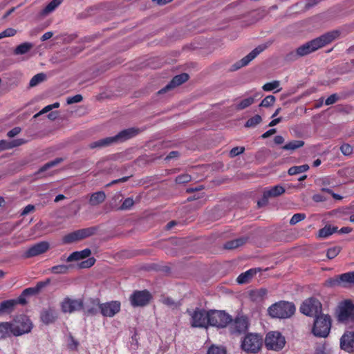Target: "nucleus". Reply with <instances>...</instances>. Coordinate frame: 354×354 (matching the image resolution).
Masks as SVG:
<instances>
[{"instance_id":"bf43d9fd","label":"nucleus","mask_w":354,"mask_h":354,"mask_svg":"<svg viewBox=\"0 0 354 354\" xmlns=\"http://www.w3.org/2000/svg\"><path fill=\"white\" fill-rule=\"evenodd\" d=\"M162 303L171 308H176L178 306V304L175 302L171 298L169 297L163 299Z\"/></svg>"},{"instance_id":"09e8293b","label":"nucleus","mask_w":354,"mask_h":354,"mask_svg":"<svg viewBox=\"0 0 354 354\" xmlns=\"http://www.w3.org/2000/svg\"><path fill=\"white\" fill-rule=\"evenodd\" d=\"M340 252L339 247H333L327 250L326 256L328 259L335 258Z\"/></svg>"},{"instance_id":"ea45409f","label":"nucleus","mask_w":354,"mask_h":354,"mask_svg":"<svg viewBox=\"0 0 354 354\" xmlns=\"http://www.w3.org/2000/svg\"><path fill=\"white\" fill-rule=\"evenodd\" d=\"M21 142L19 140H15L12 142H8L6 140H0V150H4L7 149H11L14 147L20 145Z\"/></svg>"},{"instance_id":"b1692460","label":"nucleus","mask_w":354,"mask_h":354,"mask_svg":"<svg viewBox=\"0 0 354 354\" xmlns=\"http://www.w3.org/2000/svg\"><path fill=\"white\" fill-rule=\"evenodd\" d=\"M105 198L106 194L104 192H97L91 195L89 203L92 206H96L103 203Z\"/></svg>"},{"instance_id":"0e129e2a","label":"nucleus","mask_w":354,"mask_h":354,"mask_svg":"<svg viewBox=\"0 0 354 354\" xmlns=\"http://www.w3.org/2000/svg\"><path fill=\"white\" fill-rule=\"evenodd\" d=\"M78 346V342L73 337H69V341H68V347L73 350V349H75Z\"/></svg>"},{"instance_id":"a19ab883","label":"nucleus","mask_w":354,"mask_h":354,"mask_svg":"<svg viewBox=\"0 0 354 354\" xmlns=\"http://www.w3.org/2000/svg\"><path fill=\"white\" fill-rule=\"evenodd\" d=\"M63 159L62 158H57L50 162H47L45 164L43 167H41L39 170V173H42L48 170V169L55 167L59 164L61 162H62Z\"/></svg>"},{"instance_id":"6e6552de","label":"nucleus","mask_w":354,"mask_h":354,"mask_svg":"<svg viewBox=\"0 0 354 354\" xmlns=\"http://www.w3.org/2000/svg\"><path fill=\"white\" fill-rule=\"evenodd\" d=\"M232 322L230 315L222 310L209 311V324L218 328H224Z\"/></svg>"},{"instance_id":"2f4dec72","label":"nucleus","mask_w":354,"mask_h":354,"mask_svg":"<svg viewBox=\"0 0 354 354\" xmlns=\"http://www.w3.org/2000/svg\"><path fill=\"white\" fill-rule=\"evenodd\" d=\"M32 46L33 45L31 43L24 42L17 46L15 49L14 53L15 55H24L28 53L32 48Z\"/></svg>"},{"instance_id":"5fc2aeb1","label":"nucleus","mask_w":354,"mask_h":354,"mask_svg":"<svg viewBox=\"0 0 354 354\" xmlns=\"http://www.w3.org/2000/svg\"><path fill=\"white\" fill-rule=\"evenodd\" d=\"M245 148L243 147H236L232 148L230 151V157L233 158L244 152Z\"/></svg>"},{"instance_id":"1a4fd4ad","label":"nucleus","mask_w":354,"mask_h":354,"mask_svg":"<svg viewBox=\"0 0 354 354\" xmlns=\"http://www.w3.org/2000/svg\"><path fill=\"white\" fill-rule=\"evenodd\" d=\"M338 320L342 322H354V305L350 301H344L339 304L337 309Z\"/></svg>"},{"instance_id":"5701e85b","label":"nucleus","mask_w":354,"mask_h":354,"mask_svg":"<svg viewBox=\"0 0 354 354\" xmlns=\"http://www.w3.org/2000/svg\"><path fill=\"white\" fill-rule=\"evenodd\" d=\"M91 254V250L86 248L82 251L74 252L71 254L66 259L68 262L77 261L88 257Z\"/></svg>"},{"instance_id":"3c124183","label":"nucleus","mask_w":354,"mask_h":354,"mask_svg":"<svg viewBox=\"0 0 354 354\" xmlns=\"http://www.w3.org/2000/svg\"><path fill=\"white\" fill-rule=\"evenodd\" d=\"M16 33H17V30L15 29L12 28H8L4 30L3 31H2L1 32H0V39H3L4 37H12V36L15 35Z\"/></svg>"},{"instance_id":"c9c22d12","label":"nucleus","mask_w":354,"mask_h":354,"mask_svg":"<svg viewBox=\"0 0 354 354\" xmlns=\"http://www.w3.org/2000/svg\"><path fill=\"white\" fill-rule=\"evenodd\" d=\"M337 227L326 225L319 231V236L321 238H326L333 234L337 230Z\"/></svg>"},{"instance_id":"393cba45","label":"nucleus","mask_w":354,"mask_h":354,"mask_svg":"<svg viewBox=\"0 0 354 354\" xmlns=\"http://www.w3.org/2000/svg\"><path fill=\"white\" fill-rule=\"evenodd\" d=\"M113 144H114V142L113 140V138L111 136V137H107V138H102L99 140L93 142L89 145V147L91 149H95V148L100 149V148H102L104 147L111 145Z\"/></svg>"},{"instance_id":"f704fd0d","label":"nucleus","mask_w":354,"mask_h":354,"mask_svg":"<svg viewBox=\"0 0 354 354\" xmlns=\"http://www.w3.org/2000/svg\"><path fill=\"white\" fill-rule=\"evenodd\" d=\"M304 145V142L302 140H293L289 142L282 147L284 150H295L300 148Z\"/></svg>"},{"instance_id":"4468645a","label":"nucleus","mask_w":354,"mask_h":354,"mask_svg":"<svg viewBox=\"0 0 354 354\" xmlns=\"http://www.w3.org/2000/svg\"><path fill=\"white\" fill-rule=\"evenodd\" d=\"M99 308L103 316L112 317L120 311V303L118 301L106 302L101 304Z\"/></svg>"},{"instance_id":"cd10ccee","label":"nucleus","mask_w":354,"mask_h":354,"mask_svg":"<svg viewBox=\"0 0 354 354\" xmlns=\"http://www.w3.org/2000/svg\"><path fill=\"white\" fill-rule=\"evenodd\" d=\"M16 304L17 301L13 299L6 300L0 303V315L10 313Z\"/></svg>"},{"instance_id":"423d86ee","label":"nucleus","mask_w":354,"mask_h":354,"mask_svg":"<svg viewBox=\"0 0 354 354\" xmlns=\"http://www.w3.org/2000/svg\"><path fill=\"white\" fill-rule=\"evenodd\" d=\"M322 306L320 301L315 298H309L305 300L300 307L301 313L309 316L317 317L322 315Z\"/></svg>"},{"instance_id":"dca6fc26","label":"nucleus","mask_w":354,"mask_h":354,"mask_svg":"<svg viewBox=\"0 0 354 354\" xmlns=\"http://www.w3.org/2000/svg\"><path fill=\"white\" fill-rule=\"evenodd\" d=\"M49 249V243L46 241H41L29 248L24 253L26 258L38 256L46 252Z\"/></svg>"},{"instance_id":"72a5a7b5","label":"nucleus","mask_w":354,"mask_h":354,"mask_svg":"<svg viewBox=\"0 0 354 354\" xmlns=\"http://www.w3.org/2000/svg\"><path fill=\"white\" fill-rule=\"evenodd\" d=\"M267 295V290L264 288H261L257 290H253L250 293L251 298L254 301H261L262 300L266 295Z\"/></svg>"},{"instance_id":"338daca9","label":"nucleus","mask_w":354,"mask_h":354,"mask_svg":"<svg viewBox=\"0 0 354 354\" xmlns=\"http://www.w3.org/2000/svg\"><path fill=\"white\" fill-rule=\"evenodd\" d=\"M343 277L346 280L353 281V283H354V272H346Z\"/></svg>"},{"instance_id":"f257e3e1","label":"nucleus","mask_w":354,"mask_h":354,"mask_svg":"<svg viewBox=\"0 0 354 354\" xmlns=\"http://www.w3.org/2000/svg\"><path fill=\"white\" fill-rule=\"evenodd\" d=\"M338 36V32L333 31L325 33L298 47L295 51H292L286 55L290 61L296 60L299 57L306 56L320 48L332 42Z\"/></svg>"},{"instance_id":"6ab92c4d","label":"nucleus","mask_w":354,"mask_h":354,"mask_svg":"<svg viewBox=\"0 0 354 354\" xmlns=\"http://www.w3.org/2000/svg\"><path fill=\"white\" fill-rule=\"evenodd\" d=\"M340 347L347 352L354 351V333L347 331L344 333L340 339Z\"/></svg>"},{"instance_id":"4be33fe9","label":"nucleus","mask_w":354,"mask_h":354,"mask_svg":"<svg viewBox=\"0 0 354 354\" xmlns=\"http://www.w3.org/2000/svg\"><path fill=\"white\" fill-rule=\"evenodd\" d=\"M285 192V189L281 185L271 187L263 192V198L277 197Z\"/></svg>"},{"instance_id":"f3484780","label":"nucleus","mask_w":354,"mask_h":354,"mask_svg":"<svg viewBox=\"0 0 354 354\" xmlns=\"http://www.w3.org/2000/svg\"><path fill=\"white\" fill-rule=\"evenodd\" d=\"M248 317L243 315L238 316L232 322L230 329L232 333H241L248 329Z\"/></svg>"},{"instance_id":"aec40b11","label":"nucleus","mask_w":354,"mask_h":354,"mask_svg":"<svg viewBox=\"0 0 354 354\" xmlns=\"http://www.w3.org/2000/svg\"><path fill=\"white\" fill-rule=\"evenodd\" d=\"M189 79V75L187 73H182L178 75H176L172 80L168 84L165 88L159 91V93H163L167 91L174 88L177 86L182 84Z\"/></svg>"},{"instance_id":"bb28decb","label":"nucleus","mask_w":354,"mask_h":354,"mask_svg":"<svg viewBox=\"0 0 354 354\" xmlns=\"http://www.w3.org/2000/svg\"><path fill=\"white\" fill-rule=\"evenodd\" d=\"M257 273V270L250 269L246 272L241 273L236 279V281L239 284L248 283Z\"/></svg>"},{"instance_id":"412c9836","label":"nucleus","mask_w":354,"mask_h":354,"mask_svg":"<svg viewBox=\"0 0 354 354\" xmlns=\"http://www.w3.org/2000/svg\"><path fill=\"white\" fill-rule=\"evenodd\" d=\"M57 318V313L52 308L45 310L41 313V319L46 324L54 322Z\"/></svg>"},{"instance_id":"4d7b16f0","label":"nucleus","mask_w":354,"mask_h":354,"mask_svg":"<svg viewBox=\"0 0 354 354\" xmlns=\"http://www.w3.org/2000/svg\"><path fill=\"white\" fill-rule=\"evenodd\" d=\"M82 96L80 94H77L72 97H68L67 98L66 102L68 104H71L74 103L80 102L82 100Z\"/></svg>"},{"instance_id":"473e14b6","label":"nucleus","mask_w":354,"mask_h":354,"mask_svg":"<svg viewBox=\"0 0 354 354\" xmlns=\"http://www.w3.org/2000/svg\"><path fill=\"white\" fill-rule=\"evenodd\" d=\"M309 169V166L306 164L299 166H293L291 167L288 171V173L289 175H296L298 174L304 173L307 171Z\"/></svg>"},{"instance_id":"ddd939ff","label":"nucleus","mask_w":354,"mask_h":354,"mask_svg":"<svg viewBox=\"0 0 354 354\" xmlns=\"http://www.w3.org/2000/svg\"><path fill=\"white\" fill-rule=\"evenodd\" d=\"M151 295L147 290L136 291L130 297V301L133 306H146L151 299Z\"/></svg>"},{"instance_id":"7c9ffc66","label":"nucleus","mask_w":354,"mask_h":354,"mask_svg":"<svg viewBox=\"0 0 354 354\" xmlns=\"http://www.w3.org/2000/svg\"><path fill=\"white\" fill-rule=\"evenodd\" d=\"M246 240L247 239L243 237L239 238V239H236L234 240H232V241H227L225 244L224 247L225 249H227V250L235 249L239 246L243 245L246 242Z\"/></svg>"},{"instance_id":"e2e57ef3","label":"nucleus","mask_w":354,"mask_h":354,"mask_svg":"<svg viewBox=\"0 0 354 354\" xmlns=\"http://www.w3.org/2000/svg\"><path fill=\"white\" fill-rule=\"evenodd\" d=\"M20 131H21V128L15 127L8 132V136L10 138L15 137V136L19 134L20 133Z\"/></svg>"},{"instance_id":"052dcab7","label":"nucleus","mask_w":354,"mask_h":354,"mask_svg":"<svg viewBox=\"0 0 354 354\" xmlns=\"http://www.w3.org/2000/svg\"><path fill=\"white\" fill-rule=\"evenodd\" d=\"M37 293H38V288H35V287L28 288L23 291V295L24 296L32 295Z\"/></svg>"},{"instance_id":"7ed1b4c3","label":"nucleus","mask_w":354,"mask_h":354,"mask_svg":"<svg viewBox=\"0 0 354 354\" xmlns=\"http://www.w3.org/2000/svg\"><path fill=\"white\" fill-rule=\"evenodd\" d=\"M263 345V338L256 333H248L241 340V347L248 354L257 353Z\"/></svg>"},{"instance_id":"c85d7f7f","label":"nucleus","mask_w":354,"mask_h":354,"mask_svg":"<svg viewBox=\"0 0 354 354\" xmlns=\"http://www.w3.org/2000/svg\"><path fill=\"white\" fill-rule=\"evenodd\" d=\"M63 1V0H52L41 12V15L46 16L53 12Z\"/></svg>"},{"instance_id":"f8f14e48","label":"nucleus","mask_w":354,"mask_h":354,"mask_svg":"<svg viewBox=\"0 0 354 354\" xmlns=\"http://www.w3.org/2000/svg\"><path fill=\"white\" fill-rule=\"evenodd\" d=\"M61 308L65 313H73L83 308V300L66 297L61 304Z\"/></svg>"},{"instance_id":"2eb2a0df","label":"nucleus","mask_w":354,"mask_h":354,"mask_svg":"<svg viewBox=\"0 0 354 354\" xmlns=\"http://www.w3.org/2000/svg\"><path fill=\"white\" fill-rule=\"evenodd\" d=\"M266 45H260L252 50L248 55L242 58L239 62L234 64V69L237 70L241 67L247 66L252 60H253L258 55L266 48Z\"/></svg>"},{"instance_id":"6e6d98bb","label":"nucleus","mask_w":354,"mask_h":354,"mask_svg":"<svg viewBox=\"0 0 354 354\" xmlns=\"http://www.w3.org/2000/svg\"><path fill=\"white\" fill-rule=\"evenodd\" d=\"M191 176L188 174H182L176 177V182L178 184H183L190 181Z\"/></svg>"},{"instance_id":"9b49d317","label":"nucleus","mask_w":354,"mask_h":354,"mask_svg":"<svg viewBox=\"0 0 354 354\" xmlns=\"http://www.w3.org/2000/svg\"><path fill=\"white\" fill-rule=\"evenodd\" d=\"M95 233L94 228H85L71 232L63 237V243H71L84 238L88 237Z\"/></svg>"},{"instance_id":"603ef678","label":"nucleus","mask_w":354,"mask_h":354,"mask_svg":"<svg viewBox=\"0 0 354 354\" xmlns=\"http://www.w3.org/2000/svg\"><path fill=\"white\" fill-rule=\"evenodd\" d=\"M134 204L133 199L132 198H127L123 201L120 209L124 210V209H130Z\"/></svg>"},{"instance_id":"0eeeda50","label":"nucleus","mask_w":354,"mask_h":354,"mask_svg":"<svg viewBox=\"0 0 354 354\" xmlns=\"http://www.w3.org/2000/svg\"><path fill=\"white\" fill-rule=\"evenodd\" d=\"M265 344L269 350L280 351L284 347L286 339L279 332L272 331L266 335Z\"/></svg>"},{"instance_id":"864d4df0","label":"nucleus","mask_w":354,"mask_h":354,"mask_svg":"<svg viewBox=\"0 0 354 354\" xmlns=\"http://www.w3.org/2000/svg\"><path fill=\"white\" fill-rule=\"evenodd\" d=\"M95 259L93 257L88 258V259L82 261L80 264L81 268H88L94 265Z\"/></svg>"},{"instance_id":"a878e982","label":"nucleus","mask_w":354,"mask_h":354,"mask_svg":"<svg viewBox=\"0 0 354 354\" xmlns=\"http://www.w3.org/2000/svg\"><path fill=\"white\" fill-rule=\"evenodd\" d=\"M260 93H255L254 96H250L241 100L238 104H236V109L237 110H242L252 104L254 102L256 97H259Z\"/></svg>"},{"instance_id":"a211bd4d","label":"nucleus","mask_w":354,"mask_h":354,"mask_svg":"<svg viewBox=\"0 0 354 354\" xmlns=\"http://www.w3.org/2000/svg\"><path fill=\"white\" fill-rule=\"evenodd\" d=\"M140 133V129L135 127L121 131L117 135L112 136L114 144L122 142L129 140Z\"/></svg>"},{"instance_id":"de8ad7c7","label":"nucleus","mask_w":354,"mask_h":354,"mask_svg":"<svg viewBox=\"0 0 354 354\" xmlns=\"http://www.w3.org/2000/svg\"><path fill=\"white\" fill-rule=\"evenodd\" d=\"M207 354H226V351L223 347L212 346L208 349Z\"/></svg>"},{"instance_id":"680f3d73","label":"nucleus","mask_w":354,"mask_h":354,"mask_svg":"<svg viewBox=\"0 0 354 354\" xmlns=\"http://www.w3.org/2000/svg\"><path fill=\"white\" fill-rule=\"evenodd\" d=\"M35 210V206L33 205H26L21 212V216H26L29 213L33 212Z\"/></svg>"},{"instance_id":"13d9d810","label":"nucleus","mask_w":354,"mask_h":354,"mask_svg":"<svg viewBox=\"0 0 354 354\" xmlns=\"http://www.w3.org/2000/svg\"><path fill=\"white\" fill-rule=\"evenodd\" d=\"M338 100V95L337 94H333L330 95L326 100V105H331L335 104Z\"/></svg>"},{"instance_id":"8fccbe9b","label":"nucleus","mask_w":354,"mask_h":354,"mask_svg":"<svg viewBox=\"0 0 354 354\" xmlns=\"http://www.w3.org/2000/svg\"><path fill=\"white\" fill-rule=\"evenodd\" d=\"M305 218H306V215L304 214H301V213L295 214L292 216V218L290 221V224L292 225H295L297 223H299V221H303Z\"/></svg>"},{"instance_id":"a18cd8bd","label":"nucleus","mask_w":354,"mask_h":354,"mask_svg":"<svg viewBox=\"0 0 354 354\" xmlns=\"http://www.w3.org/2000/svg\"><path fill=\"white\" fill-rule=\"evenodd\" d=\"M276 101V98L274 95H270L266 96L260 103V106L269 107L274 104Z\"/></svg>"},{"instance_id":"49530a36","label":"nucleus","mask_w":354,"mask_h":354,"mask_svg":"<svg viewBox=\"0 0 354 354\" xmlns=\"http://www.w3.org/2000/svg\"><path fill=\"white\" fill-rule=\"evenodd\" d=\"M340 151L343 155L349 156L353 153V147L348 143H344L340 147Z\"/></svg>"},{"instance_id":"4c0bfd02","label":"nucleus","mask_w":354,"mask_h":354,"mask_svg":"<svg viewBox=\"0 0 354 354\" xmlns=\"http://www.w3.org/2000/svg\"><path fill=\"white\" fill-rule=\"evenodd\" d=\"M9 322L0 323V339L10 336Z\"/></svg>"},{"instance_id":"c03bdc74","label":"nucleus","mask_w":354,"mask_h":354,"mask_svg":"<svg viewBox=\"0 0 354 354\" xmlns=\"http://www.w3.org/2000/svg\"><path fill=\"white\" fill-rule=\"evenodd\" d=\"M316 354H333L332 349L326 344H319L316 347Z\"/></svg>"},{"instance_id":"39448f33","label":"nucleus","mask_w":354,"mask_h":354,"mask_svg":"<svg viewBox=\"0 0 354 354\" xmlns=\"http://www.w3.org/2000/svg\"><path fill=\"white\" fill-rule=\"evenodd\" d=\"M331 326V320L328 315L322 314L315 317L313 333L314 335L326 337L329 334Z\"/></svg>"},{"instance_id":"37998d69","label":"nucleus","mask_w":354,"mask_h":354,"mask_svg":"<svg viewBox=\"0 0 354 354\" xmlns=\"http://www.w3.org/2000/svg\"><path fill=\"white\" fill-rule=\"evenodd\" d=\"M261 120V117L259 115H256L246 122L245 127L248 128L254 127L259 124Z\"/></svg>"},{"instance_id":"f03ea898","label":"nucleus","mask_w":354,"mask_h":354,"mask_svg":"<svg viewBox=\"0 0 354 354\" xmlns=\"http://www.w3.org/2000/svg\"><path fill=\"white\" fill-rule=\"evenodd\" d=\"M268 311L272 317L287 319L295 313V306L291 302L281 301L270 306Z\"/></svg>"},{"instance_id":"9d476101","label":"nucleus","mask_w":354,"mask_h":354,"mask_svg":"<svg viewBox=\"0 0 354 354\" xmlns=\"http://www.w3.org/2000/svg\"><path fill=\"white\" fill-rule=\"evenodd\" d=\"M187 313L191 316L192 326L206 327L209 324V312L197 308L194 311L187 310Z\"/></svg>"},{"instance_id":"69168bd1","label":"nucleus","mask_w":354,"mask_h":354,"mask_svg":"<svg viewBox=\"0 0 354 354\" xmlns=\"http://www.w3.org/2000/svg\"><path fill=\"white\" fill-rule=\"evenodd\" d=\"M52 110V107L50 106V105H48V106H46L44 108H43L39 113H37V114H35L34 115V118H37L38 116L42 115V114H44Z\"/></svg>"},{"instance_id":"e433bc0d","label":"nucleus","mask_w":354,"mask_h":354,"mask_svg":"<svg viewBox=\"0 0 354 354\" xmlns=\"http://www.w3.org/2000/svg\"><path fill=\"white\" fill-rule=\"evenodd\" d=\"M46 79V75L44 73H38L35 75H34L30 81V83H29V85L31 87H33V86H35L37 85H38L39 84L41 83L42 82H44Z\"/></svg>"},{"instance_id":"79ce46f5","label":"nucleus","mask_w":354,"mask_h":354,"mask_svg":"<svg viewBox=\"0 0 354 354\" xmlns=\"http://www.w3.org/2000/svg\"><path fill=\"white\" fill-rule=\"evenodd\" d=\"M69 268H70V266H67V265H64V264L57 265V266H53L50 268V271H51V272H53L54 274H66L68 272Z\"/></svg>"},{"instance_id":"c756f323","label":"nucleus","mask_w":354,"mask_h":354,"mask_svg":"<svg viewBox=\"0 0 354 354\" xmlns=\"http://www.w3.org/2000/svg\"><path fill=\"white\" fill-rule=\"evenodd\" d=\"M262 89L264 91H267V92L276 90L274 92L277 93V92H279L280 91H281L282 88L280 86V82L279 80H274L272 82H268V83L265 84L262 86Z\"/></svg>"},{"instance_id":"58836bf2","label":"nucleus","mask_w":354,"mask_h":354,"mask_svg":"<svg viewBox=\"0 0 354 354\" xmlns=\"http://www.w3.org/2000/svg\"><path fill=\"white\" fill-rule=\"evenodd\" d=\"M344 274L345 273L337 276L336 278L330 279L329 280L327 281L328 284L330 286H335L340 284L342 282L353 283V281L344 279V278L343 277Z\"/></svg>"},{"instance_id":"20e7f679","label":"nucleus","mask_w":354,"mask_h":354,"mask_svg":"<svg viewBox=\"0 0 354 354\" xmlns=\"http://www.w3.org/2000/svg\"><path fill=\"white\" fill-rule=\"evenodd\" d=\"M10 335L20 336L30 332L32 324L26 316L21 315L9 322Z\"/></svg>"},{"instance_id":"774afa93","label":"nucleus","mask_w":354,"mask_h":354,"mask_svg":"<svg viewBox=\"0 0 354 354\" xmlns=\"http://www.w3.org/2000/svg\"><path fill=\"white\" fill-rule=\"evenodd\" d=\"M313 199L315 202H322V201H324L326 200L325 197H324L322 195L319 194H315L313 196Z\"/></svg>"}]
</instances>
